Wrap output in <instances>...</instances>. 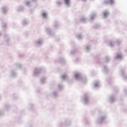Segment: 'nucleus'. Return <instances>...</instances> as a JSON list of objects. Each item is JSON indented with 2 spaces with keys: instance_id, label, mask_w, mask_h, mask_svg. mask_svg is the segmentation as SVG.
<instances>
[{
  "instance_id": "nucleus-1",
  "label": "nucleus",
  "mask_w": 127,
  "mask_h": 127,
  "mask_svg": "<svg viewBox=\"0 0 127 127\" xmlns=\"http://www.w3.org/2000/svg\"><path fill=\"white\" fill-rule=\"evenodd\" d=\"M114 2V0H108L104 2V4H111Z\"/></svg>"
},
{
  "instance_id": "nucleus-2",
  "label": "nucleus",
  "mask_w": 127,
  "mask_h": 127,
  "mask_svg": "<svg viewBox=\"0 0 127 127\" xmlns=\"http://www.w3.org/2000/svg\"><path fill=\"white\" fill-rule=\"evenodd\" d=\"M64 2L66 3V4H69L70 2V0H64Z\"/></svg>"
},
{
  "instance_id": "nucleus-3",
  "label": "nucleus",
  "mask_w": 127,
  "mask_h": 127,
  "mask_svg": "<svg viewBox=\"0 0 127 127\" xmlns=\"http://www.w3.org/2000/svg\"><path fill=\"white\" fill-rule=\"evenodd\" d=\"M116 58L117 59H119V58H122V55H119V54L117 55Z\"/></svg>"
},
{
  "instance_id": "nucleus-4",
  "label": "nucleus",
  "mask_w": 127,
  "mask_h": 127,
  "mask_svg": "<svg viewBox=\"0 0 127 127\" xmlns=\"http://www.w3.org/2000/svg\"><path fill=\"white\" fill-rule=\"evenodd\" d=\"M103 15H104V16H107V15H108V12H104L103 13Z\"/></svg>"
},
{
  "instance_id": "nucleus-5",
  "label": "nucleus",
  "mask_w": 127,
  "mask_h": 127,
  "mask_svg": "<svg viewBox=\"0 0 127 127\" xmlns=\"http://www.w3.org/2000/svg\"><path fill=\"white\" fill-rule=\"evenodd\" d=\"M42 16H43V17H46V13H42Z\"/></svg>"
},
{
  "instance_id": "nucleus-6",
  "label": "nucleus",
  "mask_w": 127,
  "mask_h": 127,
  "mask_svg": "<svg viewBox=\"0 0 127 127\" xmlns=\"http://www.w3.org/2000/svg\"><path fill=\"white\" fill-rule=\"evenodd\" d=\"M78 77H79V74H75V77L78 78Z\"/></svg>"
}]
</instances>
